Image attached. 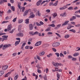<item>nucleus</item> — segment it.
I'll list each match as a JSON object with an SVG mask.
<instances>
[{"label": "nucleus", "instance_id": "nucleus-2", "mask_svg": "<svg viewBox=\"0 0 80 80\" xmlns=\"http://www.w3.org/2000/svg\"><path fill=\"white\" fill-rule=\"evenodd\" d=\"M41 44H42V41L38 42L35 44V46H36V47H38V46L40 45Z\"/></svg>", "mask_w": 80, "mask_h": 80}, {"label": "nucleus", "instance_id": "nucleus-10", "mask_svg": "<svg viewBox=\"0 0 80 80\" xmlns=\"http://www.w3.org/2000/svg\"><path fill=\"white\" fill-rule=\"evenodd\" d=\"M42 2V0H40L39 1L36 3V5L37 6H39L40 5V3H41V2Z\"/></svg>", "mask_w": 80, "mask_h": 80}, {"label": "nucleus", "instance_id": "nucleus-12", "mask_svg": "<svg viewBox=\"0 0 80 80\" xmlns=\"http://www.w3.org/2000/svg\"><path fill=\"white\" fill-rule=\"evenodd\" d=\"M8 68V66L6 65L5 66H4L2 68V69L3 70H6Z\"/></svg>", "mask_w": 80, "mask_h": 80}, {"label": "nucleus", "instance_id": "nucleus-46", "mask_svg": "<svg viewBox=\"0 0 80 80\" xmlns=\"http://www.w3.org/2000/svg\"><path fill=\"white\" fill-rule=\"evenodd\" d=\"M6 35V33L2 32L0 33V36H1V35Z\"/></svg>", "mask_w": 80, "mask_h": 80}, {"label": "nucleus", "instance_id": "nucleus-30", "mask_svg": "<svg viewBox=\"0 0 80 80\" xmlns=\"http://www.w3.org/2000/svg\"><path fill=\"white\" fill-rule=\"evenodd\" d=\"M69 10H73V7H70L68 9Z\"/></svg>", "mask_w": 80, "mask_h": 80}, {"label": "nucleus", "instance_id": "nucleus-36", "mask_svg": "<svg viewBox=\"0 0 80 80\" xmlns=\"http://www.w3.org/2000/svg\"><path fill=\"white\" fill-rule=\"evenodd\" d=\"M55 55H57V57H60V54H59V53H58L56 52Z\"/></svg>", "mask_w": 80, "mask_h": 80}, {"label": "nucleus", "instance_id": "nucleus-4", "mask_svg": "<svg viewBox=\"0 0 80 80\" xmlns=\"http://www.w3.org/2000/svg\"><path fill=\"white\" fill-rule=\"evenodd\" d=\"M29 28L30 30H33V24H30L29 25Z\"/></svg>", "mask_w": 80, "mask_h": 80}, {"label": "nucleus", "instance_id": "nucleus-63", "mask_svg": "<svg viewBox=\"0 0 80 80\" xmlns=\"http://www.w3.org/2000/svg\"><path fill=\"white\" fill-rule=\"evenodd\" d=\"M27 77H26V76H25L24 77V78L22 79V80H27Z\"/></svg>", "mask_w": 80, "mask_h": 80}, {"label": "nucleus", "instance_id": "nucleus-40", "mask_svg": "<svg viewBox=\"0 0 80 80\" xmlns=\"http://www.w3.org/2000/svg\"><path fill=\"white\" fill-rule=\"evenodd\" d=\"M55 34L56 35H57V36H58V37L60 38H61V36H60V34H59L57 33H56Z\"/></svg>", "mask_w": 80, "mask_h": 80}, {"label": "nucleus", "instance_id": "nucleus-52", "mask_svg": "<svg viewBox=\"0 0 80 80\" xmlns=\"http://www.w3.org/2000/svg\"><path fill=\"white\" fill-rule=\"evenodd\" d=\"M52 49L53 51L54 52H57V49H56L55 48H52Z\"/></svg>", "mask_w": 80, "mask_h": 80}, {"label": "nucleus", "instance_id": "nucleus-29", "mask_svg": "<svg viewBox=\"0 0 80 80\" xmlns=\"http://www.w3.org/2000/svg\"><path fill=\"white\" fill-rule=\"evenodd\" d=\"M35 15L34 14H32L30 16V18H34Z\"/></svg>", "mask_w": 80, "mask_h": 80}, {"label": "nucleus", "instance_id": "nucleus-5", "mask_svg": "<svg viewBox=\"0 0 80 80\" xmlns=\"http://www.w3.org/2000/svg\"><path fill=\"white\" fill-rule=\"evenodd\" d=\"M12 28V24L8 25L7 28V31H10Z\"/></svg>", "mask_w": 80, "mask_h": 80}, {"label": "nucleus", "instance_id": "nucleus-60", "mask_svg": "<svg viewBox=\"0 0 80 80\" xmlns=\"http://www.w3.org/2000/svg\"><path fill=\"white\" fill-rule=\"evenodd\" d=\"M39 23L41 25H43V24H44V23L42 21H40Z\"/></svg>", "mask_w": 80, "mask_h": 80}, {"label": "nucleus", "instance_id": "nucleus-51", "mask_svg": "<svg viewBox=\"0 0 80 80\" xmlns=\"http://www.w3.org/2000/svg\"><path fill=\"white\" fill-rule=\"evenodd\" d=\"M52 34H53V33L52 32H49L48 33V35H52Z\"/></svg>", "mask_w": 80, "mask_h": 80}, {"label": "nucleus", "instance_id": "nucleus-8", "mask_svg": "<svg viewBox=\"0 0 80 80\" xmlns=\"http://www.w3.org/2000/svg\"><path fill=\"white\" fill-rule=\"evenodd\" d=\"M2 37L3 38V39H4V40H8V39L7 38L8 37V36L3 35L2 36Z\"/></svg>", "mask_w": 80, "mask_h": 80}, {"label": "nucleus", "instance_id": "nucleus-17", "mask_svg": "<svg viewBox=\"0 0 80 80\" xmlns=\"http://www.w3.org/2000/svg\"><path fill=\"white\" fill-rule=\"evenodd\" d=\"M4 73V71H0V77L2 76Z\"/></svg>", "mask_w": 80, "mask_h": 80}, {"label": "nucleus", "instance_id": "nucleus-55", "mask_svg": "<svg viewBox=\"0 0 80 80\" xmlns=\"http://www.w3.org/2000/svg\"><path fill=\"white\" fill-rule=\"evenodd\" d=\"M75 26L76 27H80V24H78L77 25H75Z\"/></svg>", "mask_w": 80, "mask_h": 80}, {"label": "nucleus", "instance_id": "nucleus-57", "mask_svg": "<svg viewBox=\"0 0 80 80\" xmlns=\"http://www.w3.org/2000/svg\"><path fill=\"white\" fill-rule=\"evenodd\" d=\"M17 53H14L12 54V56H16L17 55Z\"/></svg>", "mask_w": 80, "mask_h": 80}, {"label": "nucleus", "instance_id": "nucleus-56", "mask_svg": "<svg viewBox=\"0 0 80 80\" xmlns=\"http://www.w3.org/2000/svg\"><path fill=\"white\" fill-rule=\"evenodd\" d=\"M57 15L56 13H54V14H53V17H56V16H57Z\"/></svg>", "mask_w": 80, "mask_h": 80}, {"label": "nucleus", "instance_id": "nucleus-59", "mask_svg": "<svg viewBox=\"0 0 80 80\" xmlns=\"http://www.w3.org/2000/svg\"><path fill=\"white\" fill-rule=\"evenodd\" d=\"M10 2L11 3H13L14 2V0H10Z\"/></svg>", "mask_w": 80, "mask_h": 80}, {"label": "nucleus", "instance_id": "nucleus-20", "mask_svg": "<svg viewBox=\"0 0 80 80\" xmlns=\"http://www.w3.org/2000/svg\"><path fill=\"white\" fill-rule=\"evenodd\" d=\"M44 79V80H48V79L47 78V75L45 74V76H43Z\"/></svg>", "mask_w": 80, "mask_h": 80}, {"label": "nucleus", "instance_id": "nucleus-58", "mask_svg": "<svg viewBox=\"0 0 80 80\" xmlns=\"http://www.w3.org/2000/svg\"><path fill=\"white\" fill-rule=\"evenodd\" d=\"M57 27L58 28H60V27H61V24L58 25L57 26Z\"/></svg>", "mask_w": 80, "mask_h": 80}, {"label": "nucleus", "instance_id": "nucleus-25", "mask_svg": "<svg viewBox=\"0 0 80 80\" xmlns=\"http://www.w3.org/2000/svg\"><path fill=\"white\" fill-rule=\"evenodd\" d=\"M48 26H50L52 27H55V25L54 24L49 25Z\"/></svg>", "mask_w": 80, "mask_h": 80}, {"label": "nucleus", "instance_id": "nucleus-6", "mask_svg": "<svg viewBox=\"0 0 80 80\" xmlns=\"http://www.w3.org/2000/svg\"><path fill=\"white\" fill-rule=\"evenodd\" d=\"M66 15L67 13H66V12H65L61 14L60 16H61V17H66Z\"/></svg>", "mask_w": 80, "mask_h": 80}, {"label": "nucleus", "instance_id": "nucleus-1", "mask_svg": "<svg viewBox=\"0 0 80 80\" xmlns=\"http://www.w3.org/2000/svg\"><path fill=\"white\" fill-rule=\"evenodd\" d=\"M60 45L59 42H55L52 44V46L54 47H57V46H59Z\"/></svg>", "mask_w": 80, "mask_h": 80}, {"label": "nucleus", "instance_id": "nucleus-7", "mask_svg": "<svg viewBox=\"0 0 80 80\" xmlns=\"http://www.w3.org/2000/svg\"><path fill=\"white\" fill-rule=\"evenodd\" d=\"M18 7L19 8L20 10H21L22 9V7L21 6V3H19L18 5Z\"/></svg>", "mask_w": 80, "mask_h": 80}, {"label": "nucleus", "instance_id": "nucleus-35", "mask_svg": "<svg viewBox=\"0 0 80 80\" xmlns=\"http://www.w3.org/2000/svg\"><path fill=\"white\" fill-rule=\"evenodd\" d=\"M36 13H37L38 15V16H41V13L39 12L38 11V12Z\"/></svg>", "mask_w": 80, "mask_h": 80}, {"label": "nucleus", "instance_id": "nucleus-19", "mask_svg": "<svg viewBox=\"0 0 80 80\" xmlns=\"http://www.w3.org/2000/svg\"><path fill=\"white\" fill-rule=\"evenodd\" d=\"M20 41H16L15 43V46H17V45H18V44H19V43H20Z\"/></svg>", "mask_w": 80, "mask_h": 80}, {"label": "nucleus", "instance_id": "nucleus-3", "mask_svg": "<svg viewBox=\"0 0 80 80\" xmlns=\"http://www.w3.org/2000/svg\"><path fill=\"white\" fill-rule=\"evenodd\" d=\"M29 12V10H27L24 13L23 16L24 17H26V16L27 15V14H28V13Z\"/></svg>", "mask_w": 80, "mask_h": 80}, {"label": "nucleus", "instance_id": "nucleus-39", "mask_svg": "<svg viewBox=\"0 0 80 80\" xmlns=\"http://www.w3.org/2000/svg\"><path fill=\"white\" fill-rule=\"evenodd\" d=\"M17 17L14 18L12 20V21L13 22H16V21H17Z\"/></svg>", "mask_w": 80, "mask_h": 80}, {"label": "nucleus", "instance_id": "nucleus-47", "mask_svg": "<svg viewBox=\"0 0 80 80\" xmlns=\"http://www.w3.org/2000/svg\"><path fill=\"white\" fill-rule=\"evenodd\" d=\"M63 8V10H65L66 9V8H68V7H67V6H64V7H62Z\"/></svg>", "mask_w": 80, "mask_h": 80}, {"label": "nucleus", "instance_id": "nucleus-33", "mask_svg": "<svg viewBox=\"0 0 80 80\" xmlns=\"http://www.w3.org/2000/svg\"><path fill=\"white\" fill-rule=\"evenodd\" d=\"M60 57H64V55L63 54V53H60Z\"/></svg>", "mask_w": 80, "mask_h": 80}, {"label": "nucleus", "instance_id": "nucleus-53", "mask_svg": "<svg viewBox=\"0 0 80 80\" xmlns=\"http://www.w3.org/2000/svg\"><path fill=\"white\" fill-rule=\"evenodd\" d=\"M37 59L39 60H40V56H37Z\"/></svg>", "mask_w": 80, "mask_h": 80}, {"label": "nucleus", "instance_id": "nucleus-34", "mask_svg": "<svg viewBox=\"0 0 80 80\" xmlns=\"http://www.w3.org/2000/svg\"><path fill=\"white\" fill-rule=\"evenodd\" d=\"M41 70H40L39 69H38V71H37V72H38V73H41Z\"/></svg>", "mask_w": 80, "mask_h": 80}, {"label": "nucleus", "instance_id": "nucleus-42", "mask_svg": "<svg viewBox=\"0 0 80 80\" xmlns=\"http://www.w3.org/2000/svg\"><path fill=\"white\" fill-rule=\"evenodd\" d=\"M53 2H50V4H49V6H52H52H53Z\"/></svg>", "mask_w": 80, "mask_h": 80}, {"label": "nucleus", "instance_id": "nucleus-16", "mask_svg": "<svg viewBox=\"0 0 80 80\" xmlns=\"http://www.w3.org/2000/svg\"><path fill=\"white\" fill-rule=\"evenodd\" d=\"M50 30H51V27H48L47 28V29L45 30V31L46 32H48V31H50Z\"/></svg>", "mask_w": 80, "mask_h": 80}, {"label": "nucleus", "instance_id": "nucleus-49", "mask_svg": "<svg viewBox=\"0 0 80 80\" xmlns=\"http://www.w3.org/2000/svg\"><path fill=\"white\" fill-rule=\"evenodd\" d=\"M68 58L70 59L71 58H73V57H72V56H68Z\"/></svg>", "mask_w": 80, "mask_h": 80}, {"label": "nucleus", "instance_id": "nucleus-61", "mask_svg": "<svg viewBox=\"0 0 80 80\" xmlns=\"http://www.w3.org/2000/svg\"><path fill=\"white\" fill-rule=\"evenodd\" d=\"M21 28V25H19L18 27V30H20Z\"/></svg>", "mask_w": 80, "mask_h": 80}, {"label": "nucleus", "instance_id": "nucleus-43", "mask_svg": "<svg viewBox=\"0 0 80 80\" xmlns=\"http://www.w3.org/2000/svg\"><path fill=\"white\" fill-rule=\"evenodd\" d=\"M3 0H0V5H2V3H3Z\"/></svg>", "mask_w": 80, "mask_h": 80}, {"label": "nucleus", "instance_id": "nucleus-18", "mask_svg": "<svg viewBox=\"0 0 80 80\" xmlns=\"http://www.w3.org/2000/svg\"><path fill=\"white\" fill-rule=\"evenodd\" d=\"M25 23L28 24L29 23V19H27L25 20Z\"/></svg>", "mask_w": 80, "mask_h": 80}, {"label": "nucleus", "instance_id": "nucleus-24", "mask_svg": "<svg viewBox=\"0 0 80 80\" xmlns=\"http://www.w3.org/2000/svg\"><path fill=\"white\" fill-rule=\"evenodd\" d=\"M23 19H21L18 20V23H22L23 22Z\"/></svg>", "mask_w": 80, "mask_h": 80}, {"label": "nucleus", "instance_id": "nucleus-31", "mask_svg": "<svg viewBox=\"0 0 80 80\" xmlns=\"http://www.w3.org/2000/svg\"><path fill=\"white\" fill-rule=\"evenodd\" d=\"M69 31L72 32H73V33H75V32H76L75 30L74 29H70L69 30Z\"/></svg>", "mask_w": 80, "mask_h": 80}, {"label": "nucleus", "instance_id": "nucleus-48", "mask_svg": "<svg viewBox=\"0 0 80 80\" xmlns=\"http://www.w3.org/2000/svg\"><path fill=\"white\" fill-rule=\"evenodd\" d=\"M75 16H76V17H78V18H80V15H77V14H75Z\"/></svg>", "mask_w": 80, "mask_h": 80}, {"label": "nucleus", "instance_id": "nucleus-14", "mask_svg": "<svg viewBox=\"0 0 80 80\" xmlns=\"http://www.w3.org/2000/svg\"><path fill=\"white\" fill-rule=\"evenodd\" d=\"M17 35L18 37H23V34L22 33H19Z\"/></svg>", "mask_w": 80, "mask_h": 80}, {"label": "nucleus", "instance_id": "nucleus-41", "mask_svg": "<svg viewBox=\"0 0 80 80\" xmlns=\"http://www.w3.org/2000/svg\"><path fill=\"white\" fill-rule=\"evenodd\" d=\"M22 12H24L25 11V7H22Z\"/></svg>", "mask_w": 80, "mask_h": 80}, {"label": "nucleus", "instance_id": "nucleus-11", "mask_svg": "<svg viewBox=\"0 0 80 80\" xmlns=\"http://www.w3.org/2000/svg\"><path fill=\"white\" fill-rule=\"evenodd\" d=\"M11 46V44H8L6 45H4L3 46L5 48H7L8 47H10Z\"/></svg>", "mask_w": 80, "mask_h": 80}, {"label": "nucleus", "instance_id": "nucleus-62", "mask_svg": "<svg viewBox=\"0 0 80 80\" xmlns=\"http://www.w3.org/2000/svg\"><path fill=\"white\" fill-rule=\"evenodd\" d=\"M71 28V26H69L67 27V29H69Z\"/></svg>", "mask_w": 80, "mask_h": 80}, {"label": "nucleus", "instance_id": "nucleus-45", "mask_svg": "<svg viewBox=\"0 0 80 80\" xmlns=\"http://www.w3.org/2000/svg\"><path fill=\"white\" fill-rule=\"evenodd\" d=\"M33 33V32L31 31L29 32V35H32V34Z\"/></svg>", "mask_w": 80, "mask_h": 80}, {"label": "nucleus", "instance_id": "nucleus-22", "mask_svg": "<svg viewBox=\"0 0 80 80\" xmlns=\"http://www.w3.org/2000/svg\"><path fill=\"white\" fill-rule=\"evenodd\" d=\"M38 32L36 31L32 34V36L35 35H38Z\"/></svg>", "mask_w": 80, "mask_h": 80}, {"label": "nucleus", "instance_id": "nucleus-28", "mask_svg": "<svg viewBox=\"0 0 80 80\" xmlns=\"http://www.w3.org/2000/svg\"><path fill=\"white\" fill-rule=\"evenodd\" d=\"M18 75H16V76L14 77V79L15 80H16L17 79V78H18Z\"/></svg>", "mask_w": 80, "mask_h": 80}, {"label": "nucleus", "instance_id": "nucleus-21", "mask_svg": "<svg viewBox=\"0 0 80 80\" xmlns=\"http://www.w3.org/2000/svg\"><path fill=\"white\" fill-rule=\"evenodd\" d=\"M73 55L74 57H77V56H78V55H79V53L78 52L75 53L73 54Z\"/></svg>", "mask_w": 80, "mask_h": 80}, {"label": "nucleus", "instance_id": "nucleus-23", "mask_svg": "<svg viewBox=\"0 0 80 80\" xmlns=\"http://www.w3.org/2000/svg\"><path fill=\"white\" fill-rule=\"evenodd\" d=\"M10 72H8V73L6 74L4 76V77H8L9 75H10Z\"/></svg>", "mask_w": 80, "mask_h": 80}, {"label": "nucleus", "instance_id": "nucleus-26", "mask_svg": "<svg viewBox=\"0 0 80 80\" xmlns=\"http://www.w3.org/2000/svg\"><path fill=\"white\" fill-rule=\"evenodd\" d=\"M11 8L12 10V11H13V12H14L15 11V7L13 6H12L11 7Z\"/></svg>", "mask_w": 80, "mask_h": 80}, {"label": "nucleus", "instance_id": "nucleus-13", "mask_svg": "<svg viewBox=\"0 0 80 80\" xmlns=\"http://www.w3.org/2000/svg\"><path fill=\"white\" fill-rule=\"evenodd\" d=\"M45 54V52L44 51H42L40 52L39 54V55L40 56H43V55H44Z\"/></svg>", "mask_w": 80, "mask_h": 80}, {"label": "nucleus", "instance_id": "nucleus-54", "mask_svg": "<svg viewBox=\"0 0 80 80\" xmlns=\"http://www.w3.org/2000/svg\"><path fill=\"white\" fill-rule=\"evenodd\" d=\"M71 24H72V25H75V22H71Z\"/></svg>", "mask_w": 80, "mask_h": 80}, {"label": "nucleus", "instance_id": "nucleus-37", "mask_svg": "<svg viewBox=\"0 0 80 80\" xmlns=\"http://www.w3.org/2000/svg\"><path fill=\"white\" fill-rule=\"evenodd\" d=\"M55 67H58V63L56 62L54 64V66Z\"/></svg>", "mask_w": 80, "mask_h": 80}, {"label": "nucleus", "instance_id": "nucleus-44", "mask_svg": "<svg viewBox=\"0 0 80 80\" xmlns=\"http://www.w3.org/2000/svg\"><path fill=\"white\" fill-rule=\"evenodd\" d=\"M36 24L37 26H41V24H40V23H38V22H36Z\"/></svg>", "mask_w": 80, "mask_h": 80}, {"label": "nucleus", "instance_id": "nucleus-27", "mask_svg": "<svg viewBox=\"0 0 80 80\" xmlns=\"http://www.w3.org/2000/svg\"><path fill=\"white\" fill-rule=\"evenodd\" d=\"M43 45L44 47H48L49 46V44H44Z\"/></svg>", "mask_w": 80, "mask_h": 80}, {"label": "nucleus", "instance_id": "nucleus-9", "mask_svg": "<svg viewBox=\"0 0 80 80\" xmlns=\"http://www.w3.org/2000/svg\"><path fill=\"white\" fill-rule=\"evenodd\" d=\"M69 22V21H66L64 22L63 23L62 25V26H65V25H67L68 24V23Z\"/></svg>", "mask_w": 80, "mask_h": 80}, {"label": "nucleus", "instance_id": "nucleus-50", "mask_svg": "<svg viewBox=\"0 0 80 80\" xmlns=\"http://www.w3.org/2000/svg\"><path fill=\"white\" fill-rule=\"evenodd\" d=\"M55 71H56V72H57V71H58V68L57 67L55 68Z\"/></svg>", "mask_w": 80, "mask_h": 80}, {"label": "nucleus", "instance_id": "nucleus-15", "mask_svg": "<svg viewBox=\"0 0 80 80\" xmlns=\"http://www.w3.org/2000/svg\"><path fill=\"white\" fill-rule=\"evenodd\" d=\"M25 45H26V42H24L23 43L21 48V49H22V50H23V48L24 47V46H25Z\"/></svg>", "mask_w": 80, "mask_h": 80}, {"label": "nucleus", "instance_id": "nucleus-64", "mask_svg": "<svg viewBox=\"0 0 80 80\" xmlns=\"http://www.w3.org/2000/svg\"><path fill=\"white\" fill-rule=\"evenodd\" d=\"M72 18L74 19V20H75V19H76V17L75 16H72Z\"/></svg>", "mask_w": 80, "mask_h": 80}, {"label": "nucleus", "instance_id": "nucleus-32", "mask_svg": "<svg viewBox=\"0 0 80 80\" xmlns=\"http://www.w3.org/2000/svg\"><path fill=\"white\" fill-rule=\"evenodd\" d=\"M70 36L68 34H67L65 35V38H69V37Z\"/></svg>", "mask_w": 80, "mask_h": 80}, {"label": "nucleus", "instance_id": "nucleus-38", "mask_svg": "<svg viewBox=\"0 0 80 80\" xmlns=\"http://www.w3.org/2000/svg\"><path fill=\"white\" fill-rule=\"evenodd\" d=\"M52 53H50L49 55H47L48 57H52Z\"/></svg>", "mask_w": 80, "mask_h": 80}]
</instances>
